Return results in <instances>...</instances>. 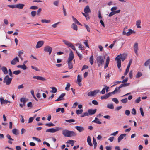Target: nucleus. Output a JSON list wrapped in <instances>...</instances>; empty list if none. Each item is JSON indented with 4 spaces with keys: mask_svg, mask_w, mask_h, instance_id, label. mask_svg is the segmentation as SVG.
Wrapping results in <instances>:
<instances>
[{
    "mask_svg": "<svg viewBox=\"0 0 150 150\" xmlns=\"http://www.w3.org/2000/svg\"><path fill=\"white\" fill-rule=\"evenodd\" d=\"M126 55L125 54L122 55L120 54L118 55L115 59V60L117 61V67L118 69H120L121 66V61L120 59H121L122 61H123L126 58Z\"/></svg>",
    "mask_w": 150,
    "mask_h": 150,
    "instance_id": "obj_1",
    "label": "nucleus"
},
{
    "mask_svg": "<svg viewBox=\"0 0 150 150\" xmlns=\"http://www.w3.org/2000/svg\"><path fill=\"white\" fill-rule=\"evenodd\" d=\"M69 54L68 61V68L69 69H71L73 68L72 62L71 61L74 58V54L73 53L71 49L69 50Z\"/></svg>",
    "mask_w": 150,
    "mask_h": 150,
    "instance_id": "obj_2",
    "label": "nucleus"
},
{
    "mask_svg": "<svg viewBox=\"0 0 150 150\" xmlns=\"http://www.w3.org/2000/svg\"><path fill=\"white\" fill-rule=\"evenodd\" d=\"M62 134L65 137H70L75 136L76 134L73 131L64 129L62 131Z\"/></svg>",
    "mask_w": 150,
    "mask_h": 150,
    "instance_id": "obj_3",
    "label": "nucleus"
},
{
    "mask_svg": "<svg viewBox=\"0 0 150 150\" xmlns=\"http://www.w3.org/2000/svg\"><path fill=\"white\" fill-rule=\"evenodd\" d=\"M105 57L101 56H98L97 57L96 60L99 67L102 66L104 64Z\"/></svg>",
    "mask_w": 150,
    "mask_h": 150,
    "instance_id": "obj_4",
    "label": "nucleus"
},
{
    "mask_svg": "<svg viewBox=\"0 0 150 150\" xmlns=\"http://www.w3.org/2000/svg\"><path fill=\"white\" fill-rule=\"evenodd\" d=\"M62 129V128L61 127H55V128H51L48 129L46 130V132L54 133Z\"/></svg>",
    "mask_w": 150,
    "mask_h": 150,
    "instance_id": "obj_5",
    "label": "nucleus"
},
{
    "mask_svg": "<svg viewBox=\"0 0 150 150\" xmlns=\"http://www.w3.org/2000/svg\"><path fill=\"white\" fill-rule=\"evenodd\" d=\"M12 80V78H10L8 75H7L5 76L3 82L6 83V85H9L11 83Z\"/></svg>",
    "mask_w": 150,
    "mask_h": 150,
    "instance_id": "obj_6",
    "label": "nucleus"
},
{
    "mask_svg": "<svg viewBox=\"0 0 150 150\" xmlns=\"http://www.w3.org/2000/svg\"><path fill=\"white\" fill-rule=\"evenodd\" d=\"M64 43L68 47H70L72 48V49L75 47L74 45H73L72 43L70 42L67 41L65 40H62Z\"/></svg>",
    "mask_w": 150,
    "mask_h": 150,
    "instance_id": "obj_7",
    "label": "nucleus"
},
{
    "mask_svg": "<svg viewBox=\"0 0 150 150\" xmlns=\"http://www.w3.org/2000/svg\"><path fill=\"white\" fill-rule=\"evenodd\" d=\"M99 91V90H96L92 91L89 92L88 93V96H93L98 93Z\"/></svg>",
    "mask_w": 150,
    "mask_h": 150,
    "instance_id": "obj_8",
    "label": "nucleus"
},
{
    "mask_svg": "<svg viewBox=\"0 0 150 150\" xmlns=\"http://www.w3.org/2000/svg\"><path fill=\"white\" fill-rule=\"evenodd\" d=\"M52 50V48L49 46H45L44 49V51L46 52H48L49 55L51 54Z\"/></svg>",
    "mask_w": 150,
    "mask_h": 150,
    "instance_id": "obj_9",
    "label": "nucleus"
},
{
    "mask_svg": "<svg viewBox=\"0 0 150 150\" xmlns=\"http://www.w3.org/2000/svg\"><path fill=\"white\" fill-rule=\"evenodd\" d=\"M0 100L2 105H4L6 104L9 105L10 103V101L5 100L4 99L2 98H0Z\"/></svg>",
    "mask_w": 150,
    "mask_h": 150,
    "instance_id": "obj_10",
    "label": "nucleus"
},
{
    "mask_svg": "<svg viewBox=\"0 0 150 150\" xmlns=\"http://www.w3.org/2000/svg\"><path fill=\"white\" fill-rule=\"evenodd\" d=\"M44 44V41H39L37 42L36 46L37 49L39 48L42 47Z\"/></svg>",
    "mask_w": 150,
    "mask_h": 150,
    "instance_id": "obj_11",
    "label": "nucleus"
},
{
    "mask_svg": "<svg viewBox=\"0 0 150 150\" xmlns=\"http://www.w3.org/2000/svg\"><path fill=\"white\" fill-rule=\"evenodd\" d=\"M126 134H122L120 135L117 139V142L119 143L126 136Z\"/></svg>",
    "mask_w": 150,
    "mask_h": 150,
    "instance_id": "obj_12",
    "label": "nucleus"
},
{
    "mask_svg": "<svg viewBox=\"0 0 150 150\" xmlns=\"http://www.w3.org/2000/svg\"><path fill=\"white\" fill-rule=\"evenodd\" d=\"M133 32L131 29H128V31L127 32H126V31H123L122 34L124 35H126L127 36H128L132 34Z\"/></svg>",
    "mask_w": 150,
    "mask_h": 150,
    "instance_id": "obj_13",
    "label": "nucleus"
},
{
    "mask_svg": "<svg viewBox=\"0 0 150 150\" xmlns=\"http://www.w3.org/2000/svg\"><path fill=\"white\" fill-rule=\"evenodd\" d=\"M120 10L119 9L117 10L116 11H112L109 14L108 16L111 17L116 14L120 12Z\"/></svg>",
    "mask_w": 150,
    "mask_h": 150,
    "instance_id": "obj_14",
    "label": "nucleus"
},
{
    "mask_svg": "<svg viewBox=\"0 0 150 150\" xmlns=\"http://www.w3.org/2000/svg\"><path fill=\"white\" fill-rule=\"evenodd\" d=\"M19 60L17 57L14 58L11 62V64L12 65H15L16 63L19 62Z\"/></svg>",
    "mask_w": 150,
    "mask_h": 150,
    "instance_id": "obj_15",
    "label": "nucleus"
},
{
    "mask_svg": "<svg viewBox=\"0 0 150 150\" xmlns=\"http://www.w3.org/2000/svg\"><path fill=\"white\" fill-rule=\"evenodd\" d=\"M111 95V93L110 92L109 93L107 94L102 96L101 97V99H105L108 98Z\"/></svg>",
    "mask_w": 150,
    "mask_h": 150,
    "instance_id": "obj_16",
    "label": "nucleus"
},
{
    "mask_svg": "<svg viewBox=\"0 0 150 150\" xmlns=\"http://www.w3.org/2000/svg\"><path fill=\"white\" fill-rule=\"evenodd\" d=\"M134 52L137 55H138L137 51L138 50V44L137 43H135L134 46Z\"/></svg>",
    "mask_w": 150,
    "mask_h": 150,
    "instance_id": "obj_17",
    "label": "nucleus"
},
{
    "mask_svg": "<svg viewBox=\"0 0 150 150\" xmlns=\"http://www.w3.org/2000/svg\"><path fill=\"white\" fill-rule=\"evenodd\" d=\"M96 109H88V112L89 115H94L95 114L96 111Z\"/></svg>",
    "mask_w": 150,
    "mask_h": 150,
    "instance_id": "obj_18",
    "label": "nucleus"
},
{
    "mask_svg": "<svg viewBox=\"0 0 150 150\" xmlns=\"http://www.w3.org/2000/svg\"><path fill=\"white\" fill-rule=\"evenodd\" d=\"M25 6L23 4L19 3L16 4V8L21 9H23Z\"/></svg>",
    "mask_w": 150,
    "mask_h": 150,
    "instance_id": "obj_19",
    "label": "nucleus"
},
{
    "mask_svg": "<svg viewBox=\"0 0 150 150\" xmlns=\"http://www.w3.org/2000/svg\"><path fill=\"white\" fill-rule=\"evenodd\" d=\"M75 128L80 132H82L84 130V127L81 126H76L75 127Z\"/></svg>",
    "mask_w": 150,
    "mask_h": 150,
    "instance_id": "obj_20",
    "label": "nucleus"
},
{
    "mask_svg": "<svg viewBox=\"0 0 150 150\" xmlns=\"http://www.w3.org/2000/svg\"><path fill=\"white\" fill-rule=\"evenodd\" d=\"M84 12L86 14L90 13L91 12V10L88 5H87L85 7L84 9Z\"/></svg>",
    "mask_w": 150,
    "mask_h": 150,
    "instance_id": "obj_21",
    "label": "nucleus"
},
{
    "mask_svg": "<svg viewBox=\"0 0 150 150\" xmlns=\"http://www.w3.org/2000/svg\"><path fill=\"white\" fill-rule=\"evenodd\" d=\"M65 95V93H62L59 97L57 99H56L55 101H60L62 100H63V97Z\"/></svg>",
    "mask_w": 150,
    "mask_h": 150,
    "instance_id": "obj_22",
    "label": "nucleus"
},
{
    "mask_svg": "<svg viewBox=\"0 0 150 150\" xmlns=\"http://www.w3.org/2000/svg\"><path fill=\"white\" fill-rule=\"evenodd\" d=\"M109 61H110V57H109V56H108L107 57V58H106L105 63V66H104V69H105L108 67V64H109Z\"/></svg>",
    "mask_w": 150,
    "mask_h": 150,
    "instance_id": "obj_23",
    "label": "nucleus"
},
{
    "mask_svg": "<svg viewBox=\"0 0 150 150\" xmlns=\"http://www.w3.org/2000/svg\"><path fill=\"white\" fill-rule=\"evenodd\" d=\"M72 18L74 22L75 23L78 25H82L77 20L76 18H74L73 16H72Z\"/></svg>",
    "mask_w": 150,
    "mask_h": 150,
    "instance_id": "obj_24",
    "label": "nucleus"
},
{
    "mask_svg": "<svg viewBox=\"0 0 150 150\" xmlns=\"http://www.w3.org/2000/svg\"><path fill=\"white\" fill-rule=\"evenodd\" d=\"M1 69L4 74H6L8 73V72L7 69L5 67H2Z\"/></svg>",
    "mask_w": 150,
    "mask_h": 150,
    "instance_id": "obj_25",
    "label": "nucleus"
},
{
    "mask_svg": "<svg viewBox=\"0 0 150 150\" xmlns=\"http://www.w3.org/2000/svg\"><path fill=\"white\" fill-rule=\"evenodd\" d=\"M20 100L21 102L23 103V104L24 106H25L26 102L27 100H26L25 98H21Z\"/></svg>",
    "mask_w": 150,
    "mask_h": 150,
    "instance_id": "obj_26",
    "label": "nucleus"
},
{
    "mask_svg": "<svg viewBox=\"0 0 150 150\" xmlns=\"http://www.w3.org/2000/svg\"><path fill=\"white\" fill-rule=\"evenodd\" d=\"M71 28L74 30L76 31L78 30V27L77 25L74 23L72 24L71 26Z\"/></svg>",
    "mask_w": 150,
    "mask_h": 150,
    "instance_id": "obj_27",
    "label": "nucleus"
},
{
    "mask_svg": "<svg viewBox=\"0 0 150 150\" xmlns=\"http://www.w3.org/2000/svg\"><path fill=\"white\" fill-rule=\"evenodd\" d=\"M87 142L88 144L90 146H93L91 142V137L89 136H88L87 139Z\"/></svg>",
    "mask_w": 150,
    "mask_h": 150,
    "instance_id": "obj_28",
    "label": "nucleus"
},
{
    "mask_svg": "<svg viewBox=\"0 0 150 150\" xmlns=\"http://www.w3.org/2000/svg\"><path fill=\"white\" fill-rule=\"evenodd\" d=\"M12 132L15 135H18L19 134L18 130L16 129H14L12 131Z\"/></svg>",
    "mask_w": 150,
    "mask_h": 150,
    "instance_id": "obj_29",
    "label": "nucleus"
},
{
    "mask_svg": "<svg viewBox=\"0 0 150 150\" xmlns=\"http://www.w3.org/2000/svg\"><path fill=\"white\" fill-rule=\"evenodd\" d=\"M92 122L98 124H101V122L99 120L97 117L95 118V120L92 121Z\"/></svg>",
    "mask_w": 150,
    "mask_h": 150,
    "instance_id": "obj_30",
    "label": "nucleus"
},
{
    "mask_svg": "<svg viewBox=\"0 0 150 150\" xmlns=\"http://www.w3.org/2000/svg\"><path fill=\"white\" fill-rule=\"evenodd\" d=\"M120 89V88L119 86V87H116L114 91L112 92H110V93H111V94H114L115 93H117V91L119 90Z\"/></svg>",
    "mask_w": 150,
    "mask_h": 150,
    "instance_id": "obj_31",
    "label": "nucleus"
},
{
    "mask_svg": "<svg viewBox=\"0 0 150 150\" xmlns=\"http://www.w3.org/2000/svg\"><path fill=\"white\" fill-rule=\"evenodd\" d=\"M18 68H21L23 70H25L27 69L26 66L24 64L23 65H18L17 66Z\"/></svg>",
    "mask_w": 150,
    "mask_h": 150,
    "instance_id": "obj_32",
    "label": "nucleus"
},
{
    "mask_svg": "<svg viewBox=\"0 0 150 150\" xmlns=\"http://www.w3.org/2000/svg\"><path fill=\"white\" fill-rule=\"evenodd\" d=\"M141 21L140 20H138L136 21V26L138 28H141Z\"/></svg>",
    "mask_w": 150,
    "mask_h": 150,
    "instance_id": "obj_33",
    "label": "nucleus"
},
{
    "mask_svg": "<svg viewBox=\"0 0 150 150\" xmlns=\"http://www.w3.org/2000/svg\"><path fill=\"white\" fill-rule=\"evenodd\" d=\"M52 89V90L50 91V92L53 93H55L57 92V89L55 87H52L50 88Z\"/></svg>",
    "mask_w": 150,
    "mask_h": 150,
    "instance_id": "obj_34",
    "label": "nucleus"
},
{
    "mask_svg": "<svg viewBox=\"0 0 150 150\" xmlns=\"http://www.w3.org/2000/svg\"><path fill=\"white\" fill-rule=\"evenodd\" d=\"M93 143L94 144V148L95 149L97 146V143L96 139L94 137H93Z\"/></svg>",
    "mask_w": 150,
    "mask_h": 150,
    "instance_id": "obj_35",
    "label": "nucleus"
},
{
    "mask_svg": "<svg viewBox=\"0 0 150 150\" xmlns=\"http://www.w3.org/2000/svg\"><path fill=\"white\" fill-rule=\"evenodd\" d=\"M89 62L90 64L92 65L93 62V55L91 56L89 59Z\"/></svg>",
    "mask_w": 150,
    "mask_h": 150,
    "instance_id": "obj_36",
    "label": "nucleus"
},
{
    "mask_svg": "<svg viewBox=\"0 0 150 150\" xmlns=\"http://www.w3.org/2000/svg\"><path fill=\"white\" fill-rule=\"evenodd\" d=\"M129 83H127L124 84H122L119 86L120 88H121L122 87H125L129 86Z\"/></svg>",
    "mask_w": 150,
    "mask_h": 150,
    "instance_id": "obj_37",
    "label": "nucleus"
},
{
    "mask_svg": "<svg viewBox=\"0 0 150 150\" xmlns=\"http://www.w3.org/2000/svg\"><path fill=\"white\" fill-rule=\"evenodd\" d=\"M107 107L108 108L110 109H113L114 108L113 105L112 104H108Z\"/></svg>",
    "mask_w": 150,
    "mask_h": 150,
    "instance_id": "obj_38",
    "label": "nucleus"
},
{
    "mask_svg": "<svg viewBox=\"0 0 150 150\" xmlns=\"http://www.w3.org/2000/svg\"><path fill=\"white\" fill-rule=\"evenodd\" d=\"M41 22L42 23H50L51 22V21L50 20H46V19H42L41 20Z\"/></svg>",
    "mask_w": 150,
    "mask_h": 150,
    "instance_id": "obj_39",
    "label": "nucleus"
},
{
    "mask_svg": "<svg viewBox=\"0 0 150 150\" xmlns=\"http://www.w3.org/2000/svg\"><path fill=\"white\" fill-rule=\"evenodd\" d=\"M89 115L88 112H86L83 113V114L81 116V117H83L85 116H88Z\"/></svg>",
    "mask_w": 150,
    "mask_h": 150,
    "instance_id": "obj_40",
    "label": "nucleus"
},
{
    "mask_svg": "<svg viewBox=\"0 0 150 150\" xmlns=\"http://www.w3.org/2000/svg\"><path fill=\"white\" fill-rule=\"evenodd\" d=\"M150 64V59L146 60L144 63V66H147L149 64Z\"/></svg>",
    "mask_w": 150,
    "mask_h": 150,
    "instance_id": "obj_41",
    "label": "nucleus"
},
{
    "mask_svg": "<svg viewBox=\"0 0 150 150\" xmlns=\"http://www.w3.org/2000/svg\"><path fill=\"white\" fill-rule=\"evenodd\" d=\"M83 111V110L82 109L77 110H76V113L78 115L81 114Z\"/></svg>",
    "mask_w": 150,
    "mask_h": 150,
    "instance_id": "obj_42",
    "label": "nucleus"
},
{
    "mask_svg": "<svg viewBox=\"0 0 150 150\" xmlns=\"http://www.w3.org/2000/svg\"><path fill=\"white\" fill-rule=\"evenodd\" d=\"M142 75V74L140 72H139L136 76V77L138 78L140 77Z\"/></svg>",
    "mask_w": 150,
    "mask_h": 150,
    "instance_id": "obj_43",
    "label": "nucleus"
},
{
    "mask_svg": "<svg viewBox=\"0 0 150 150\" xmlns=\"http://www.w3.org/2000/svg\"><path fill=\"white\" fill-rule=\"evenodd\" d=\"M82 77L79 75L77 76V81L78 82H81L82 81Z\"/></svg>",
    "mask_w": 150,
    "mask_h": 150,
    "instance_id": "obj_44",
    "label": "nucleus"
},
{
    "mask_svg": "<svg viewBox=\"0 0 150 150\" xmlns=\"http://www.w3.org/2000/svg\"><path fill=\"white\" fill-rule=\"evenodd\" d=\"M71 84L69 83L67 84L66 87L65 88V89L67 91H68L70 87Z\"/></svg>",
    "mask_w": 150,
    "mask_h": 150,
    "instance_id": "obj_45",
    "label": "nucleus"
},
{
    "mask_svg": "<svg viewBox=\"0 0 150 150\" xmlns=\"http://www.w3.org/2000/svg\"><path fill=\"white\" fill-rule=\"evenodd\" d=\"M31 93L34 99H35L37 101H38V100L36 98V97L34 95V91L33 90H32L31 91Z\"/></svg>",
    "mask_w": 150,
    "mask_h": 150,
    "instance_id": "obj_46",
    "label": "nucleus"
},
{
    "mask_svg": "<svg viewBox=\"0 0 150 150\" xmlns=\"http://www.w3.org/2000/svg\"><path fill=\"white\" fill-rule=\"evenodd\" d=\"M21 73V71L20 70H16L14 71L13 72V74L17 75Z\"/></svg>",
    "mask_w": 150,
    "mask_h": 150,
    "instance_id": "obj_47",
    "label": "nucleus"
},
{
    "mask_svg": "<svg viewBox=\"0 0 150 150\" xmlns=\"http://www.w3.org/2000/svg\"><path fill=\"white\" fill-rule=\"evenodd\" d=\"M30 9H33V10H35L37 9L38 8V7L37 6H31L30 8Z\"/></svg>",
    "mask_w": 150,
    "mask_h": 150,
    "instance_id": "obj_48",
    "label": "nucleus"
},
{
    "mask_svg": "<svg viewBox=\"0 0 150 150\" xmlns=\"http://www.w3.org/2000/svg\"><path fill=\"white\" fill-rule=\"evenodd\" d=\"M65 121L67 122H69V123H71L74 122L75 120L73 119H70L69 120H66Z\"/></svg>",
    "mask_w": 150,
    "mask_h": 150,
    "instance_id": "obj_49",
    "label": "nucleus"
},
{
    "mask_svg": "<svg viewBox=\"0 0 150 150\" xmlns=\"http://www.w3.org/2000/svg\"><path fill=\"white\" fill-rule=\"evenodd\" d=\"M36 14V12L35 11H32L31 13V14L32 17H34L35 16Z\"/></svg>",
    "mask_w": 150,
    "mask_h": 150,
    "instance_id": "obj_50",
    "label": "nucleus"
},
{
    "mask_svg": "<svg viewBox=\"0 0 150 150\" xmlns=\"http://www.w3.org/2000/svg\"><path fill=\"white\" fill-rule=\"evenodd\" d=\"M45 125L49 127L54 126V125L51 122L49 123H46L45 124Z\"/></svg>",
    "mask_w": 150,
    "mask_h": 150,
    "instance_id": "obj_51",
    "label": "nucleus"
},
{
    "mask_svg": "<svg viewBox=\"0 0 150 150\" xmlns=\"http://www.w3.org/2000/svg\"><path fill=\"white\" fill-rule=\"evenodd\" d=\"M76 52L77 53L78 57H79V59L80 60H81L82 57V55L81 54L79 53L77 51H76Z\"/></svg>",
    "mask_w": 150,
    "mask_h": 150,
    "instance_id": "obj_52",
    "label": "nucleus"
},
{
    "mask_svg": "<svg viewBox=\"0 0 150 150\" xmlns=\"http://www.w3.org/2000/svg\"><path fill=\"white\" fill-rule=\"evenodd\" d=\"M31 67L33 69L35 70L36 71H40V70L38 68L36 67H34L33 66H31Z\"/></svg>",
    "mask_w": 150,
    "mask_h": 150,
    "instance_id": "obj_53",
    "label": "nucleus"
},
{
    "mask_svg": "<svg viewBox=\"0 0 150 150\" xmlns=\"http://www.w3.org/2000/svg\"><path fill=\"white\" fill-rule=\"evenodd\" d=\"M112 100L116 104H118L119 103L118 99L116 98H113L112 99Z\"/></svg>",
    "mask_w": 150,
    "mask_h": 150,
    "instance_id": "obj_54",
    "label": "nucleus"
},
{
    "mask_svg": "<svg viewBox=\"0 0 150 150\" xmlns=\"http://www.w3.org/2000/svg\"><path fill=\"white\" fill-rule=\"evenodd\" d=\"M6 137H7V138L8 139H9L10 140H11V141L14 140V139L11 138L10 135L9 134H7Z\"/></svg>",
    "mask_w": 150,
    "mask_h": 150,
    "instance_id": "obj_55",
    "label": "nucleus"
},
{
    "mask_svg": "<svg viewBox=\"0 0 150 150\" xmlns=\"http://www.w3.org/2000/svg\"><path fill=\"white\" fill-rule=\"evenodd\" d=\"M84 26L85 27V28H86L87 31L88 32H90V27L84 24Z\"/></svg>",
    "mask_w": 150,
    "mask_h": 150,
    "instance_id": "obj_56",
    "label": "nucleus"
},
{
    "mask_svg": "<svg viewBox=\"0 0 150 150\" xmlns=\"http://www.w3.org/2000/svg\"><path fill=\"white\" fill-rule=\"evenodd\" d=\"M60 22H57L54 24H53L52 25V27L54 28H55L57 27V25L59 23H60Z\"/></svg>",
    "mask_w": 150,
    "mask_h": 150,
    "instance_id": "obj_57",
    "label": "nucleus"
},
{
    "mask_svg": "<svg viewBox=\"0 0 150 150\" xmlns=\"http://www.w3.org/2000/svg\"><path fill=\"white\" fill-rule=\"evenodd\" d=\"M59 1V0L55 1L53 2L54 5L56 6H58Z\"/></svg>",
    "mask_w": 150,
    "mask_h": 150,
    "instance_id": "obj_58",
    "label": "nucleus"
},
{
    "mask_svg": "<svg viewBox=\"0 0 150 150\" xmlns=\"http://www.w3.org/2000/svg\"><path fill=\"white\" fill-rule=\"evenodd\" d=\"M121 101L122 103H126L127 102V98H126L124 99H122L121 100Z\"/></svg>",
    "mask_w": 150,
    "mask_h": 150,
    "instance_id": "obj_59",
    "label": "nucleus"
},
{
    "mask_svg": "<svg viewBox=\"0 0 150 150\" xmlns=\"http://www.w3.org/2000/svg\"><path fill=\"white\" fill-rule=\"evenodd\" d=\"M125 114L127 116H129L130 114V112L129 110H127L125 112Z\"/></svg>",
    "mask_w": 150,
    "mask_h": 150,
    "instance_id": "obj_60",
    "label": "nucleus"
},
{
    "mask_svg": "<svg viewBox=\"0 0 150 150\" xmlns=\"http://www.w3.org/2000/svg\"><path fill=\"white\" fill-rule=\"evenodd\" d=\"M132 114L135 115L136 114V110L134 108H133L131 112Z\"/></svg>",
    "mask_w": 150,
    "mask_h": 150,
    "instance_id": "obj_61",
    "label": "nucleus"
},
{
    "mask_svg": "<svg viewBox=\"0 0 150 150\" xmlns=\"http://www.w3.org/2000/svg\"><path fill=\"white\" fill-rule=\"evenodd\" d=\"M140 110L141 115L142 116H144V113L143 109L142 108H140Z\"/></svg>",
    "mask_w": 150,
    "mask_h": 150,
    "instance_id": "obj_62",
    "label": "nucleus"
},
{
    "mask_svg": "<svg viewBox=\"0 0 150 150\" xmlns=\"http://www.w3.org/2000/svg\"><path fill=\"white\" fill-rule=\"evenodd\" d=\"M33 119H34V117H30L29 119V120L28 121V123H30L32 122H33Z\"/></svg>",
    "mask_w": 150,
    "mask_h": 150,
    "instance_id": "obj_63",
    "label": "nucleus"
},
{
    "mask_svg": "<svg viewBox=\"0 0 150 150\" xmlns=\"http://www.w3.org/2000/svg\"><path fill=\"white\" fill-rule=\"evenodd\" d=\"M92 103L93 104L95 105H97L98 104V102L96 100H93L92 101Z\"/></svg>",
    "mask_w": 150,
    "mask_h": 150,
    "instance_id": "obj_64",
    "label": "nucleus"
}]
</instances>
